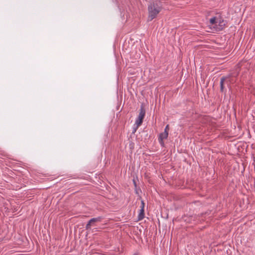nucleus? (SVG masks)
Wrapping results in <instances>:
<instances>
[{
	"instance_id": "nucleus-10",
	"label": "nucleus",
	"mask_w": 255,
	"mask_h": 255,
	"mask_svg": "<svg viewBox=\"0 0 255 255\" xmlns=\"http://www.w3.org/2000/svg\"><path fill=\"white\" fill-rule=\"evenodd\" d=\"M168 130H169V126L167 125L164 129V131H168Z\"/></svg>"
},
{
	"instance_id": "nucleus-6",
	"label": "nucleus",
	"mask_w": 255,
	"mask_h": 255,
	"mask_svg": "<svg viewBox=\"0 0 255 255\" xmlns=\"http://www.w3.org/2000/svg\"><path fill=\"white\" fill-rule=\"evenodd\" d=\"M144 217V209H143V207H141V209L140 210V212L138 215V220H142Z\"/></svg>"
},
{
	"instance_id": "nucleus-7",
	"label": "nucleus",
	"mask_w": 255,
	"mask_h": 255,
	"mask_svg": "<svg viewBox=\"0 0 255 255\" xmlns=\"http://www.w3.org/2000/svg\"><path fill=\"white\" fill-rule=\"evenodd\" d=\"M168 131H163L159 134V138L162 139H166L168 137Z\"/></svg>"
},
{
	"instance_id": "nucleus-11",
	"label": "nucleus",
	"mask_w": 255,
	"mask_h": 255,
	"mask_svg": "<svg viewBox=\"0 0 255 255\" xmlns=\"http://www.w3.org/2000/svg\"><path fill=\"white\" fill-rule=\"evenodd\" d=\"M138 127L136 126L135 128H133V130H132V133H134L136 132V129L138 128Z\"/></svg>"
},
{
	"instance_id": "nucleus-4",
	"label": "nucleus",
	"mask_w": 255,
	"mask_h": 255,
	"mask_svg": "<svg viewBox=\"0 0 255 255\" xmlns=\"http://www.w3.org/2000/svg\"><path fill=\"white\" fill-rule=\"evenodd\" d=\"M102 219L103 218L102 217H98L97 218H92L89 220L88 223L87 224L85 227L86 229L87 230H90L92 225H94V223L96 222H100L102 221Z\"/></svg>"
},
{
	"instance_id": "nucleus-5",
	"label": "nucleus",
	"mask_w": 255,
	"mask_h": 255,
	"mask_svg": "<svg viewBox=\"0 0 255 255\" xmlns=\"http://www.w3.org/2000/svg\"><path fill=\"white\" fill-rule=\"evenodd\" d=\"M225 79H226L225 77H223L221 78V80H220V90H221V91L222 92H223L224 91V88H225L224 85H225L224 84V82H225Z\"/></svg>"
},
{
	"instance_id": "nucleus-2",
	"label": "nucleus",
	"mask_w": 255,
	"mask_h": 255,
	"mask_svg": "<svg viewBox=\"0 0 255 255\" xmlns=\"http://www.w3.org/2000/svg\"><path fill=\"white\" fill-rule=\"evenodd\" d=\"M226 25V21L220 16H214L209 19V26H212L214 30L219 31L223 30Z\"/></svg>"
},
{
	"instance_id": "nucleus-1",
	"label": "nucleus",
	"mask_w": 255,
	"mask_h": 255,
	"mask_svg": "<svg viewBox=\"0 0 255 255\" xmlns=\"http://www.w3.org/2000/svg\"><path fill=\"white\" fill-rule=\"evenodd\" d=\"M162 9V4L159 0H152L148 5V21L156 18Z\"/></svg>"
},
{
	"instance_id": "nucleus-9",
	"label": "nucleus",
	"mask_w": 255,
	"mask_h": 255,
	"mask_svg": "<svg viewBox=\"0 0 255 255\" xmlns=\"http://www.w3.org/2000/svg\"><path fill=\"white\" fill-rule=\"evenodd\" d=\"M163 140L164 139H161V138H158V141H159V142L160 143V144L163 147L164 146V142H163Z\"/></svg>"
},
{
	"instance_id": "nucleus-12",
	"label": "nucleus",
	"mask_w": 255,
	"mask_h": 255,
	"mask_svg": "<svg viewBox=\"0 0 255 255\" xmlns=\"http://www.w3.org/2000/svg\"><path fill=\"white\" fill-rule=\"evenodd\" d=\"M141 207H143V209H144V203L143 202V201H141Z\"/></svg>"
},
{
	"instance_id": "nucleus-3",
	"label": "nucleus",
	"mask_w": 255,
	"mask_h": 255,
	"mask_svg": "<svg viewBox=\"0 0 255 255\" xmlns=\"http://www.w3.org/2000/svg\"><path fill=\"white\" fill-rule=\"evenodd\" d=\"M145 110H144L143 107H141L138 118H137L135 122V124L137 125V127H139L142 123L143 119L145 116Z\"/></svg>"
},
{
	"instance_id": "nucleus-8",
	"label": "nucleus",
	"mask_w": 255,
	"mask_h": 255,
	"mask_svg": "<svg viewBox=\"0 0 255 255\" xmlns=\"http://www.w3.org/2000/svg\"><path fill=\"white\" fill-rule=\"evenodd\" d=\"M226 79L224 82V84L226 85L229 88H230V85L233 83L232 81L229 77H225Z\"/></svg>"
}]
</instances>
